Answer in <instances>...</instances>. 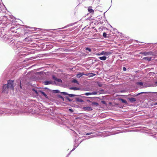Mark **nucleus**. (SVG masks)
I'll return each mask as SVG.
<instances>
[{"instance_id":"obj_1","label":"nucleus","mask_w":157,"mask_h":157,"mask_svg":"<svg viewBox=\"0 0 157 157\" xmlns=\"http://www.w3.org/2000/svg\"><path fill=\"white\" fill-rule=\"evenodd\" d=\"M62 95L65 97H62L61 95H59V97L61 98L63 101L67 102H70L71 103H75L79 104L80 103L84 102L85 101L88 102H90V100L96 98V97H89L85 96L82 94H69L66 92H61Z\"/></svg>"},{"instance_id":"obj_2","label":"nucleus","mask_w":157,"mask_h":157,"mask_svg":"<svg viewBox=\"0 0 157 157\" xmlns=\"http://www.w3.org/2000/svg\"><path fill=\"white\" fill-rule=\"evenodd\" d=\"M20 26L19 24L15 25H13L10 28V31L12 33H16L17 32L16 30H20V29H22L24 32V35H26L28 36H31L30 35L31 33H33V31H35L38 28L29 26L27 25H22V27H19Z\"/></svg>"},{"instance_id":"obj_3","label":"nucleus","mask_w":157,"mask_h":157,"mask_svg":"<svg viewBox=\"0 0 157 157\" xmlns=\"http://www.w3.org/2000/svg\"><path fill=\"white\" fill-rule=\"evenodd\" d=\"M146 92H141L135 94H130L129 95L126 96L125 98L128 100V102L133 103L137 100H140L143 98L142 94H145Z\"/></svg>"},{"instance_id":"obj_4","label":"nucleus","mask_w":157,"mask_h":157,"mask_svg":"<svg viewBox=\"0 0 157 157\" xmlns=\"http://www.w3.org/2000/svg\"><path fill=\"white\" fill-rule=\"evenodd\" d=\"M16 18L13 15H9V17L3 16L1 20H0V25L2 24L3 27H5L11 23L16 22Z\"/></svg>"},{"instance_id":"obj_5","label":"nucleus","mask_w":157,"mask_h":157,"mask_svg":"<svg viewBox=\"0 0 157 157\" xmlns=\"http://www.w3.org/2000/svg\"><path fill=\"white\" fill-rule=\"evenodd\" d=\"M17 86L14 89V91L15 92H17L19 91L21 93H23L25 94V85L28 84V82L25 81V80L21 79V80H18L17 81Z\"/></svg>"},{"instance_id":"obj_6","label":"nucleus","mask_w":157,"mask_h":157,"mask_svg":"<svg viewBox=\"0 0 157 157\" xmlns=\"http://www.w3.org/2000/svg\"><path fill=\"white\" fill-rule=\"evenodd\" d=\"M47 110L48 113H44L43 114H41L42 115V118L43 119L45 120L49 119H48L49 118L53 119L55 118V117L54 116L55 109L53 107H51L50 108H48Z\"/></svg>"},{"instance_id":"obj_7","label":"nucleus","mask_w":157,"mask_h":157,"mask_svg":"<svg viewBox=\"0 0 157 157\" xmlns=\"http://www.w3.org/2000/svg\"><path fill=\"white\" fill-rule=\"evenodd\" d=\"M93 134V133L92 132H84L81 133V134L82 135H86L87 136H87H83V137L86 138L85 139V140L89 139L95 137V135Z\"/></svg>"},{"instance_id":"obj_8","label":"nucleus","mask_w":157,"mask_h":157,"mask_svg":"<svg viewBox=\"0 0 157 157\" xmlns=\"http://www.w3.org/2000/svg\"><path fill=\"white\" fill-rule=\"evenodd\" d=\"M50 92L53 94H57V97L59 99H61V98L59 97V95H62L61 96L62 97H65L62 94L61 92H61L60 91L58 90H51Z\"/></svg>"},{"instance_id":"obj_9","label":"nucleus","mask_w":157,"mask_h":157,"mask_svg":"<svg viewBox=\"0 0 157 157\" xmlns=\"http://www.w3.org/2000/svg\"><path fill=\"white\" fill-rule=\"evenodd\" d=\"M136 85L138 87L143 88L145 87H148L149 86L147 85L146 83L142 82H137L136 83Z\"/></svg>"},{"instance_id":"obj_10","label":"nucleus","mask_w":157,"mask_h":157,"mask_svg":"<svg viewBox=\"0 0 157 157\" xmlns=\"http://www.w3.org/2000/svg\"><path fill=\"white\" fill-rule=\"evenodd\" d=\"M140 54H141L144 56H155V52L152 51L149 52H142L140 53Z\"/></svg>"},{"instance_id":"obj_11","label":"nucleus","mask_w":157,"mask_h":157,"mask_svg":"<svg viewBox=\"0 0 157 157\" xmlns=\"http://www.w3.org/2000/svg\"><path fill=\"white\" fill-rule=\"evenodd\" d=\"M98 59L92 57L88 60V64L91 66L95 62L98 61Z\"/></svg>"},{"instance_id":"obj_12","label":"nucleus","mask_w":157,"mask_h":157,"mask_svg":"<svg viewBox=\"0 0 157 157\" xmlns=\"http://www.w3.org/2000/svg\"><path fill=\"white\" fill-rule=\"evenodd\" d=\"M100 93V92L98 91H94L91 92H86L82 94L83 95L89 96L92 95H95L98 94H99Z\"/></svg>"},{"instance_id":"obj_13","label":"nucleus","mask_w":157,"mask_h":157,"mask_svg":"<svg viewBox=\"0 0 157 157\" xmlns=\"http://www.w3.org/2000/svg\"><path fill=\"white\" fill-rule=\"evenodd\" d=\"M3 37L4 38L5 40L6 41L8 40L9 43L12 42V43L14 42L15 40L10 39V38H9L8 36H6L4 35H3Z\"/></svg>"},{"instance_id":"obj_14","label":"nucleus","mask_w":157,"mask_h":157,"mask_svg":"<svg viewBox=\"0 0 157 157\" xmlns=\"http://www.w3.org/2000/svg\"><path fill=\"white\" fill-rule=\"evenodd\" d=\"M96 98L94 99H92V100H90V99H89L90 100V102H90L91 103L92 105L93 106H98L99 105V104L97 102H91V101H93V100H96L97 98L99 99V97H96Z\"/></svg>"},{"instance_id":"obj_15","label":"nucleus","mask_w":157,"mask_h":157,"mask_svg":"<svg viewBox=\"0 0 157 157\" xmlns=\"http://www.w3.org/2000/svg\"><path fill=\"white\" fill-rule=\"evenodd\" d=\"M33 91L36 95H40V92L41 91V90H40L38 89H34L33 88L32 90Z\"/></svg>"},{"instance_id":"obj_16","label":"nucleus","mask_w":157,"mask_h":157,"mask_svg":"<svg viewBox=\"0 0 157 157\" xmlns=\"http://www.w3.org/2000/svg\"><path fill=\"white\" fill-rule=\"evenodd\" d=\"M111 54V53L109 52L102 51L101 52V54L104 56H108Z\"/></svg>"},{"instance_id":"obj_17","label":"nucleus","mask_w":157,"mask_h":157,"mask_svg":"<svg viewBox=\"0 0 157 157\" xmlns=\"http://www.w3.org/2000/svg\"><path fill=\"white\" fill-rule=\"evenodd\" d=\"M84 111H90L92 110V108L90 106H87L83 107V108Z\"/></svg>"},{"instance_id":"obj_18","label":"nucleus","mask_w":157,"mask_h":157,"mask_svg":"<svg viewBox=\"0 0 157 157\" xmlns=\"http://www.w3.org/2000/svg\"><path fill=\"white\" fill-rule=\"evenodd\" d=\"M152 57L151 56H146L143 57V60H145L146 61L149 62L152 60Z\"/></svg>"},{"instance_id":"obj_19","label":"nucleus","mask_w":157,"mask_h":157,"mask_svg":"<svg viewBox=\"0 0 157 157\" xmlns=\"http://www.w3.org/2000/svg\"><path fill=\"white\" fill-rule=\"evenodd\" d=\"M77 23V22H74L73 23H72L69 24L63 28H59V29H65V28H66L69 26H72L76 24Z\"/></svg>"},{"instance_id":"obj_20","label":"nucleus","mask_w":157,"mask_h":157,"mask_svg":"<svg viewBox=\"0 0 157 157\" xmlns=\"http://www.w3.org/2000/svg\"><path fill=\"white\" fill-rule=\"evenodd\" d=\"M53 48V45L52 44H48L45 45V49L47 50H50Z\"/></svg>"},{"instance_id":"obj_21","label":"nucleus","mask_w":157,"mask_h":157,"mask_svg":"<svg viewBox=\"0 0 157 157\" xmlns=\"http://www.w3.org/2000/svg\"><path fill=\"white\" fill-rule=\"evenodd\" d=\"M69 89L73 90H79L80 89V88L78 87L73 86L70 87Z\"/></svg>"},{"instance_id":"obj_22","label":"nucleus","mask_w":157,"mask_h":157,"mask_svg":"<svg viewBox=\"0 0 157 157\" xmlns=\"http://www.w3.org/2000/svg\"><path fill=\"white\" fill-rule=\"evenodd\" d=\"M119 100L121 101L122 103H123L125 104H128L127 101L124 99L119 98Z\"/></svg>"},{"instance_id":"obj_23","label":"nucleus","mask_w":157,"mask_h":157,"mask_svg":"<svg viewBox=\"0 0 157 157\" xmlns=\"http://www.w3.org/2000/svg\"><path fill=\"white\" fill-rule=\"evenodd\" d=\"M52 78L56 81L58 82H60L62 81L61 80L57 78L54 75H53L52 76Z\"/></svg>"},{"instance_id":"obj_24","label":"nucleus","mask_w":157,"mask_h":157,"mask_svg":"<svg viewBox=\"0 0 157 157\" xmlns=\"http://www.w3.org/2000/svg\"><path fill=\"white\" fill-rule=\"evenodd\" d=\"M43 83L45 85H47L51 84L52 83V82L50 81L46 80L44 81Z\"/></svg>"},{"instance_id":"obj_25","label":"nucleus","mask_w":157,"mask_h":157,"mask_svg":"<svg viewBox=\"0 0 157 157\" xmlns=\"http://www.w3.org/2000/svg\"><path fill=\"white\" fill-rule=\"evenodd\" d=\"M40 95L44 96L46 98H48V96L44 92L41 90V91H40Z\"/></svg>"},{"instance_id":"obj_26","label":"nucleus","mask_w":157,"mask_h":157,"mask_svg":"<svg viewBox=\"0 0 157 157\" xmlns=\"http://www.w3.org/2000/svg\"><path fill=\"white\" fill-rule=\"evenodd\" d=\"M88 11L90 13H94V10L92 8V7L89 6L88 7Z\"/></svg>"},{"instance_id":"obj_27","label":"nucleus","mask_w":157,"mask_h":157,"mask_svg":"<svg viewBox=\"0 0 157 157\" xmlns=\"http://www.w3.org/2000/svg\"><path fill=\"white\" fill-rule=\"evenodd\" d=\"M98 58L101 60H105L106 59L107 57L106 56H102L99 57Z\"/></svg>"},{"instance_id":"obj_28","label":"nucleus","mask_w":157,"mask_h":157,"mask_svg":"<svg viewBox=\"0 0 157 157\" xmlns=\"http://www.w3.org/2000/svg\"><path fill=\"white\" fill-rule=\"evenodd\" d=\"M83 75V73L79 72V73L77 74L76 76L77 78H79L82 77Z\"/></svg>"},{"instance_id":"obj_29","label":"nucleus","mask_w":157,"mask_h":157,"mask_svg":"<svg viewBox=\"0 0 157 157\" xmlns=\"http://www.w3.org/2000/svg\"><path fill=\"white\" fill-rule=\"evenodd\" d=\"M85 49L87 52V51L91 52H92V49L90 47H87L85 48Z\"/></svg>"},{"instance_id":"obj_30","label":"nucleus","mask_w":157,"mask_h":157,"mask_svg":"<svg viewBox=\"0 0 157 157\" xmlns=\"http://www.w3.org/2000/svg\"><path fill=\"white\" fill-rule=\"evenodd\" d=\"M79 144L78 143L74 144L73 146V148L72 149V151H74L75 149L79 146Z\"/></svg>"},{"instance_id":"obj_31","label":"nucleus","mask_w":157,"mask_h":157,"mask_svg":"<svg viewBox=\"0 0 157 157\" xmlns=\"http://www.w3.org/2000/svg\"><path fill=\"white\" fill-rule=\"evenodd\" d=\"M96 72L97 73L96 74H94V73H89V76L90 77H93L96 75V74H98V72Z\"/></svg>"},{"instance_id":"obj_32","label":"nucleus","mask_w":157,"mask_h":157,"mask_svg":"<svg viewBox=\"0 0 157 157\" xmlns=\"http://www.w3.org/2000/svg\"><path fill=\"white\" fill-rule=\"evenodd\" d=\"M145 44L144 45V47L145 48H147L148 47H149V46H150L151 44H152L151 43H148L146 44V43H145Z\"/></svg>"},{"instance_id":"obj_33","label":"nucleus","mask_w":157,"mask_h":157,"mask_svg":"<svg viewBox=\"0 0 157 157\" xmlns=\"http://www.w3.org/2000/svg\"><path fill=\"white\" fill-rule=\"evenodd\" d=\"M59 123L61 124H63L64 123V121H63L62 119H60L58 121Z\"/></svg>"},{"instance_id":"obj_34","label":"nucleus","mask_w":157,"mask_h":157,"mask_svg":"<svg viewBox=\"0 0 157 157\" xmlns=\"http://www.w3.org/2000/svg\"><path fill=\"white\" fill-rule=\"evenodd\" d=\"M151 93V95L152 96V97L153 98H154L155 100H157V97H155V96H154L153 94V93H154V92H150Z\"/></svg>"},{"instance_id":"obj_35","label":"nucleus","mask_w":157,"mask_h":157,"mask_svg":"<svg viewBox=\"0 0 157 157\" xmlns=\"http://www.w3.org/2000/svg\"><path fill=\"white\" fill-rule=\"evenodd\" d=\"M102 35H103V37H104L105 38H106L107 37V34L105 32H104L103 33Z\"/></svg>"},{"instance_id":"obj_36","label":"nucleus","mask_w":157,"mask_h":157,"mask_svg":"<svg viewBox=\"0 0 157 157\" xmlns=\"http://www.w3.org/2000/svg\"><path fill=\"white\" fill-rule=\"evenodd\" d=\"M101 103L103 104H104V105H106V102L104 101V100H101Z\"/></svg>"},{"instance_id":"obj_37","label":"nucleus","mask_w":157,"mask_h":157,"mask_svg":"<svg viewBox=\"0 0 157 157\" xmlns=\"http://www.w3.org/2000/svg\"><path fill=\"white\" fill-rule=\"evenodd\" d=\"M68 110L69 112H70L71 113H73L74 112V110L72 108H70L68 109Z\"/></svg>"},{"instance_id":"obj_38","label":"nucleus","mask_w":157,"mask_h":157,"mask_svg":"<svg viewBox=\"0 0 157 157\" xmlns=\"http://www.w3.org/2000/svg\"><path fill=\"white\" fill-rule=\"evenodd\" d=\"M1 1L2 2V0H0V12H1V11H2V9H1L2 5L1 3Z\"/></svg>"},{"instance_id":"obj_39","label":"nucleus","mask_w":157,"mask_h":157,"mask_svg":"<svg viewBox=\"0 0 157 157\" xmlns=\"http://www.w3.org/2000/svg\"><path fill=\"white\" fill-rule=\"evenodd\" d=\"M2 29H0V36H1L3 35L2 34Z\"/></svg>"},{"instance_id":"obj_40","label":"nucleus","mask_w":157,"mask_h":157,"mask_svg":"<svg viewBox=\"0 0 157 157\" xmlns=\"http://www.w3.org/2000/svg\"><path fill=\"white\" fill-rule=\"evenodd\" d=\"M127 69L126 67H123L122 68V70L123 71H126L127 70Z\"/></svg>"},{"instance_id":"obj_41","label":"nucleus","mask_w":157,"mask_h":157,"mask_svg":"<svg viewBox=\"0 0 157 157\" xmlns=\"http://www.w3.org/2000/svg\"><path fill=\"white\" fill-rule=\"evenodd\" d=\"M153 95L155 96V97H157V92H154L153 93Z\"/></svg>"},{"instance_id":"obj_42","label":"nucleus","mask_w":157,"mask_h":157,"mask_svg":"<svg viewBox=\"0 0 157 157\" xmlns=\"http://www.w3.org/2000/svg\"><path fill=\"white\" fill-rule=\"evenodd\" d=\"M85 140V139H83L80 142L78 143V144H79L81 143H82L83 141L84 140Z\"/></svg>"},{"instance_id":"obj_43","label":"nucleus","mask_w":157,"mask_h":157,"mask_svg":"<svg viewBox=\"0 0 157 157\" xmlns=\"http://www.w3.org/2000/svg\"><path fill=\"white\" fill-rule=\"evenodd\" d=\"M96 55L99 56L100 55H102L101 54V52L100 53H96Z\"/></svg>"},{"instance_id":"obj_44","label":"nucleus","mask_w":157,"mask_h":157,"mask_svg":"<svg viewBox=\"0 0 157 157\" xmlns=\"http://www.w3.org/2000/svg\"><path fill=\"white\" fill-rule=\"evenodd\" d=\"M78 140H77L76 139H75V141H74V142H75V143H77V142L78 141Z\"/></svg>"},{"instance_id":"obj_45","label":"nucleus","mask_w":157,"mask_h":157,"mask_svg":"<svg viewBox=\"0 0 157 157\" xmlns=\"http://www.w3.org/2000/svg\"><path fill=\"white\" fill-rule=\"evenodd\" d=\"M85 0H78V1L79 2H82L83 1H85Z\"/></svg>"},{"instance_id":"obj_46","label":"nucleus","mask_w":157,"mask_h":157,"mask_svg":"<svg viewBox=\"0 0 157 157\" xmlns=\"http://www.w3.org/2000/svg\"><path fill=\"white\" fill-rule=\"evenodd\" d=\"M97 17L98 19H101V18H102V17H100V16H98Z\"/></svg>"},{"instance_id":"obj_47","label":"nucleus","mask_w":157,"mask_h":157,"mask_svg":"<svg viewBox=\"0 0 157 157\" xmlns=\"http://www.w3.org/2000/svg\"><path fill=\"white\" fill-rule=\"evenodd\" d=\"M60 48H59L57 49H55V51H54V52H56L57 51H59V50L60 49Z\"/></svg>"},{"instance_id":"obj_48","label":"nucleus","mask_w":157,"mask_h":157,"mask_svg":"<svg viewBox=\"0 0 157 157\" xmlns=\"http://www.w3.org/2000/svg\"><path fill=\"white\" fill-rule=\"evenodd\" d=\"M71 154V153L70 152H69L67 155V156L68 157H69V155Z\"/></svg>"},{"instance_id":"obj_49","label":"nucleus","mask_w":157,"mask_h":157,"mask_svg":"<svg viewBox=\"0 0 157 157\" xmlns=\"http://www.w3.org/2000/svg\"><path fill=\"white\" fill-rule=\"evenodd\" d=\"M154 85L155 86H157V81L155 82V84Z\"/></svg>"},{"instance_id":"obj_50","label":"nucleus","mask_w":157,"mask_h":157,"mask_svg":"<svg viewBox=\"0 0 157 157\" xmlns=\"http://www.w3.org/2000/svg\"><path fill=\"white\" fill-rule=\"evenodd\" d=\"M31 73V71H29V72H28V73L27 74H30V73Z\"/></svg>"},{"instance_id":"obj_51","label":"nucleus","mask_w":157,"mask_h":157,"mask_svg":"<svg viewBox=\"0 0 157 157\" xmlns=\"http://www.w3.org/2000/svg\"><path fill=\"white\" fill-rule=\"evenodd\" d=\"M136 42L137 43H138V42H139L138 41V40H136ZM140 43H144V42H140Z\"/></svg>"},{"instance_id":"obj_52","label":"nucleus","mask_w":157,"mask_h":157,"mask_svg":"<svg viewBox=\"0 0 157 157\" xmlns=\"http://www.w3.org/2000/svg\"><path fill=\"white\" fill-rule=\"evenodd\" d=\"M2 4H3V6H4V7H5V8L6 9V7L3 4V3L2 2Z\"/></svg>"},{"instance_id":"obj_53","label":"nucleus","mask_w":157,"mask_h":157,"mask_svg":"<svg viewBox=\"0 0 157 157\" xmlns=\"http://www.w3.org/2000/svg\"><path fill=\"white\" fill-rule=\"evenodd\" d=\"M73 151H72V149L69 152H70L71 153V152H72Z\"/></svg>"},{"instance_id":"obj_54","label":"nucleus","mask_w":157,"mask_h":157,"mask_svg":"<svg viewBox=\"0 0 157 157\" xmlns=\"http://www.w3.org/2000/svg\"><path fill=\"white\" fill-rule=\"evenodd\" d=\"M117 30V29L115 28H114L113 29V31H115V30Z\"/></svg>"},{"instance_id":"obj_55","label":"nucleus","mask_w":157,"mask_h":157,"mask_svg":"<svg viewBox=\"0 0 157 157\" xmlns=\"http://www.w3.org/2000/svg\"><path fill=\"white\" fill-rule=\"evenodd\" d=\"M16 46L17 47L16 48H17V49L19 48V47H17V45H16Z\"/></svg>"},{"instance_id":"obj_56","label":"nucleus","mask_w":157,"mask_h":157,"mask_svg":"<svg viewBox=\"0 0 157 157\" xmlns=\"http://www.w3.org/2000/svg\"><path fill=\"white\" fill-rule=\"evenodd\" d=\"M57 29H51L52 30H56Z\"/></svg>"},{"instance_id":"obj_57","label":"nucleus","mask_w":157,"mask_h":157,"mask_svg":"<svg viewBox=\"0 0 157 157\" xmlns=\"http://www.w3.org/2000/svg\"><path fill=\"white\" fill-rule=\"evenodd\" d=\"M144 132L145 133H147V132Z\"/></svg>"},{"instance_id":"obj_58","label":"nucleus","mask_w":157,"mask_h":157,"mask_svg":"<svg viewBox=\"0 0 157 157\" xmlns=\"http://www.w3.org/2000/svg\"><path fill=\"white\" fill-rule=\"evenodd\" d=\"M87 19H90V18H87Z\"/></svg>"},{"instance_id":"obj_59","label":"nucleus","mask_w":157,"mask_h":157,"mask_svg":"<svg viewBox=\"0 0 157 157\" xmlns=\"http://www.w3.org/2000/svg\"><path fill=\"white\" fill-rule=\"evenodd\" d=\"M105 12H104V14H105Z\"/></svg>"},{"instance_id":"obj_60","label":"nucleus","mask_w":157,"mask_h":157,"mask_svg":"<svg viewBox=\"0 0 157 157\" xmlns=\"http://www.w3.org/2000/svg\"><path fill=\"white\" fill-rule=\"evenodd\" d=\"M65 157H68L67 156H66Z\"/></svg>"},{"instance_id":"obj_61","label":"nucleus","mask_w":157,"mask_h":157,"mask_svg":"<svg viewBox=\"0 0 157 157\" xmlns=\"http://www.w3.org/2000/svg\"><path fill=\"white\" fill-rule=\"evenodd\" d=\"M74 29H73L71 30H74Z\"/></svg>"},{"instance_id":"obj_62","label":"nucleus","mask_w":157,"mask_h":157,"mask_svg":"<svg viewBox=\"0 0 157 157\" xmlns=\"http://www.w3.org/2000/svg\"><path fill=\"white\" fill-rule=\"evenodd\" d=\"M15 44V42H14V44Z\"/></svg>"},{"instance_id":"obj_63","label":"nucleus","mask_w":157,"mask_h":157,"mask_svg":"<svg viewBox=\"0 0 157 157\" xmlns=\"http://www.w3.org/2000/svg\"><path fill=\"white\" fill-rule=\"evenodd\" d=\"M101 23L102 24L103 23V22H102Z\"/></svg>"},{"instance_id":"obj_64","label":"nucleus","mask_w":157,"mask_h":157,"mask_svg":"<svg viewBox=\"0 0 157 157\" xmlns=\"http://www.w3.org/2000/svg\"><path fill=\"white\" fill-rule=\"evenodd\" d=\"M76 27H74V29L76 28Z\"/></svg>"}]
</instances>
